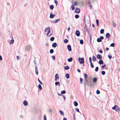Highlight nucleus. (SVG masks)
Returning a JSON list of instances; mask_svg holds the SVG:
<instances>
[{"label": "nucleus", "mask_w": 120, "mask_h": 120, "mask_svg": "<svg viewBox=\"0 0 120 120\" xmlns=\"http://www.w3.org/2000/svg\"><path fill=\"white\" fill-rule=\"evenodd\" d=\"M78 60L80 64H82L84 63V60L83 58H79L78 59Z\"/></svg>", "instance_id": "obj_1"}, {"label": "nucleus", "mask_w": 120, "mask_h": 120, "mask_svg": "<svg viewBox=\"0 0 120 120\" xmlns=\"http://www.w3.org/2000/svg\"><path fill=\"white\" fill-rule=\"evenodd\" d=\"M45 33L47 32V35L48 36L50 32V29L49 28H47L45 30Z\"/></svg>", "instance_id": "obj_2"}, {"label": "nucleus", "mask_w": 120, "mask_h": 120, "mask_svg": "<svg viewBox=\"0 0 120 120\" xmlns=\"http://www.w3.org/2000/svg\"><path fill=\"white\" fill-rule=\"evenodd\" d=\"M104 39L103 36H101L100 38H98L97 40V41L98 42H100L102 41V40Z\"/></svg>", "instance_id": "obj_3"}, {"label": "nucleus", "mask_w": 120, "mask_h": 120, "mask_svg": "<svg viewBox=\"0 0 120 120\" xmlns=\"http://www.w3.org/2000/svg\"><path fill=\"white\" fill-rule=\"evenodd\" d=\"M89 60L90 63V65L91 67V68H93L94 67V66L92 63V59L91 57H90L89 58Z\"/></svg>", "instance_id": "obj_4"}, {"label": "nucleus", "mask_w": 120, "mask_h": 120, "mask_svg": "<svg viewBox=\"0 0 120 120\" xmlns=\"http://www.w3.org/2000/svg\"><path fill=\"white\" fill-rule=\"evenodd\" d=\"M75 12L76 13H79L80 12V9L78 8H76L75 10Z\"/></svg>", "instance_id": "obj_5"}, {"label": "nucleus", "mask_w": 120, "mask_h": 120, "mask_svg": "<svg viewBox=\"0 0 120 120\" xmlns=\"http://www.w3.org/2000/svg\"><path fill=\"white\" fill-rule=\"evenodd\" d=\"M59 75L58 74H56L55 76V81H57V79H59Z\"/></svg>", "instance_id": "obj_6"}, {"label": "nucleus", "mask_w": 120, "mask_h": 120, "mask_svg": "<svg viewBox=\"0 0 120 120\" xmlns=\"http://www.w3.org/2000/svg\"><path fill=\"white\" fill-rule=\"evenodd\" d=\"M75 34L77 36H79L80 35V32L78 30H76V31Z\"/></svg>", "instance_id": "obj_7"}, {"label": "nucleus", "mask_w": 120, "mask_h": 120, "mask_svg": "<svg viewBox=\"0 0 120 120\" xmlns=\"http://www.w3.org/2000/svg\"><path fill=\"white\" fill-rule=\"evenodd\" d=\"M87 82V85L88 86H92L94 85V84L91 81H90V85L89 84V83L88 82H88Z\"/></svg>", "instance_id": "obj_8"}, {"label": "nucleus", "mask_w": 120, "mask_h": 120, "mask_svg": "<svg viewBox=\"0 0 120 120\" xmlns=\"http://www.w3.org/2000/svg\"><path fill=\"white\" fill-rule=\"evenodd\" d=\"M96 57L98 59H101L102 58V56L99 54H97L96 56Z\"/></svg>", "instance_id": "obj_9"}, {"label": "nucleus", "mask_w": 120, "mask_h": 120, "mask_svg": "<svg viewBox=\"0 0 120 120\" xmlns=\"http://www.w3.org/2000/svg\"><path fill=\"white\" fill-rule=\"evenodd\" d=\"M85 26L84 27V31L85 32H88V30L87 28V26L86 24H85Z\"/></svg>", "instance_id": "obj_10"}, {"label": "nucleus", "mask_w": 120, "mask_h": 120, "mask_svg": "<svg viewBox=\"0 0 120 120\" xmlns=\"http://www.w3.org/2000/svg\"><path fill=\"white\" fill-rule=\"evenodd\" d=\"M67 47L69 51H70L71 50V46L70 45H67Z\"/></svg>", "instance_id": "obj_11"}, {"label": "nucleus", "mask_w": 120, "mask_h": 120, "mask_svg": "<svg viewBox=\"0 0 120 120\" xmlns=\"http://www.w3.org/2000/svg\"><path fill=\"white\" fill-rule=\"evenodd\" d=\"M110 36V34L109 33H107L106 34V37L107 38H109Z\"/></svg>", "instance_id": "obj_12"}, {"label": "nucleus", "mask_w": 120, "mask_h": 120, "mask_svg": "<svg viewBox=\"0 0 120 120\" xmlns=\"http://www.w3.org/2000/svg\"><path fill=\"white\" fill-rule=\"evenodd\" d=\"M24 105L25 106H26L28 105L27 102L26 101H24L23 102Z\"/></svg>", "instance_id": "obj_13"}, {"label": "nucleus", "mask_w": 120, "mask_h": 120, "mask_svg": "<svg viewBox=\"0 0 120 120\" xmlns=\"http://www.w3.org/2000/svg\"><path fill=\"white\" fill-rule=\"evenodd\" d=\"M115 110L116 112H118L119 113V112L120 109L118 106L117 107Z\"/></svg>", "instance_id": "obj_14"}, {"label": "nucleus", "mask_w": 120, "mask_h": 120, "mask_svg": "<svg viewBox=\"0 0 120 120\" xmlns=\"http://www.w3.org/2000/svg\"><path fill=\"white\" fill-rule=\"evenodd\" d=\"M60 20V19H58L55 20L53 21V22L56 23L57 22Z\"/></svg>", "instance_id": "obj_15"}, {"label": "nucleus", "mask_w": 120, "mask_h": 120, "mask_svg": "<svg viewBox=\"0 0 120 120\" xmlns=\"http://www.w3.org/2000/svg\"><path fill=\"white\" fill-rule=\"evenodd\" d=\"M97 80V78H94L92 79V81L94 82L95 83L96 82Z\"/></svg>", "instance_id": "obj_16"}, {"label": "nucleus", "mask_w": 120, "mask_h": 120, "mask_svg": "<svg viewBox=\"0 0 120 120\" xmlns=\"http://www.w3.org/2000/svg\"><path fill=\"white\" fill-rule=\"evenodd\" d=\"M99 63L100 64H103V62L102 60H100L99 61Z\"/></svg>", "instance_id": "obj_17"}, {"label": "nucleus", "mask_w": 120, "mask_h": 120, "mask_svg": "<svg viewBox=\"0 0 120 120\" xmlns=\"http://www.w3.org/2000/svg\"><path fill=\"white\" fill-rule=\"evenodd\" d=\"M92 60L94 62L96 60V58L94 56H93L92 57Z\"/></svg>", "instance_id": "obj_18"}, {"label": "nucleus", "mask_w": 120, "mask_h": 120, "mask_svg": "<svg viewBox=\"0 0 120 120\" xmlns=\"http://www.w3.org/2000/svg\"><path fill=\"white\" fill-rule=\"evenodd\" d=\"M74 104L75 106H77L78 105V103L76 101H75L74 102Z\"/></svg>", "instance_id": "obj_19"}, {"label": "nucleus", "mask_w": 120, "mask_h": 120, "mask_svg": "<svg viewBox=\"0 0 120 120\" xmlns=\"http://www.w3.org/2000/svg\"><path fill=\"white\" fill-rule=\"evenodd\" d=\"M55 85L56 86H57L58 85V86H60V82H55Z\"/></svg>", "instance_id": "obj_20"}, {"label": "nucleus", "mask_w": 120, "mask_h": 120, "mask_svg": "<svg viewBox=\"0 0 120 120\" xmlns=\"http://www.w3.org/2000/svg\"><path fill=\"white\" fill-rule=\"evenodd\" d=\"M111 23H112L113 26V27H114L116 26V24L114 23L112 21Z\"/></svg>", "instance_id": "obj_21"}, {"label": "nucleus", "mask_w": 120, "mask_h": 120, "mask_svg": "<svg viewBox=\"0 0 120 120\" xmlns=\"http://www.w3.org/2000/svg\"><path fill=\"white\" fill-rule=\"evenodd\" d=\"M73 59L72 57H70L68 59V62H71L72 60Z\"/></svg>", "instance_id": "obj_22"}, {"label": "nucleus", "mask_w": 120, "mask_h": 120, "mask_svg": "<svg viewBox=\"0 0 120 120\" xmlns=\"http://www.w3.org/2000/svg\"><path fill=\"white\" fill-rule=\"evenodd\" d=\"M35 71L37 75H38V70L37 68L36 67H35Z\"/></svg>", "instance_id": "obj_23"}, {"label": "nucleus", "mask_w": 120, "mask_h": 120, "mask_svg": "<svg viewBox=\"0 0 120 120\" xmlns=\"http://www.w3.org/2000/svg\"><path fill=\"white\" fill-rule=\"evenodd\" d=\"M57 45V44L56 43L54 42L53 43V47H56Z\"/></svg>", "instance_id": "obj_24"}, {"label": "nucleus", "mask_w": 120, "mask_h": 120, "mask_svg": "<svg viewBox=\"0 0 120 120\" xmlns=\"http://www.w3.org/2000/svg\"><path fill=\"white\" fill-rule=\"evenodd\" d=\"M65 76L66 79H68L69 78V75L68 74H66L65 75Z\"/></svg>", "instance_id": "obj_25"}, {"label": "nucleus", "mask_w": 120, "mask_h": 120, "mask_svg": "<svg viewBox=\"0 0 120 120\" xmlns=\"http://www.w3.org/2000/svg\"><path fill=\"white\" fill-rule=\"evenodd\" d=\"M69 68V67L68 66H66L64 67V69L65 70H67Z\"/></svg>", "instance_id": "obj_26"}, {"label": "nucleus", "mask_w": 120, "mask_h": 120, "mask_svg": "<svg viewBox=\"0 0 120 120\" xmlns=\"http://www.w3.org/2000/svg\"><path fill=\"white\" fill-rule=\"evenodd\" d=\"M59 112H60V114L61 115H63V116L64 115V113L63 111H61V110H60L59 111Z\"/></svg>", "instance_id": "obj_27"}, {"label": "nucleus", "mask_w": 120, "mask_h": 120, "mask_svg": "<svg viewBox=\"0 0 120 120\" xmlns=\"http://www.w3.org/2000/svg\"><path fill=\"white\" fill-rule=\"evenodd\" d=\"M104 32V30L103 29H101L100 31V33L101 34H103Z\"/></svg>", "instance_id": "obj_28"}, {"label": "nucleus", "mask_w": 120, "mask_h": 120, "mask_svg": "<svg viewBox=\"0 0 120 120\" xmlns=\"http://www.w3.org/2000/svg\"><path fill=\"white\" fill-rule=\"evenodd\" d=\"M61 93L62 94H65L66 93V91L65 90H63L61 91Z\"/></svg>", "instance_id": "obj_29"}, {"label": "nucleus", "mask_w": 120, "mask_h": 120, "mask_svg": "<svg viewBox=\"0 0 120 120\" xmlns=\"http://www.w3.org/2000/svg\"><path fill=\"white\" fill-rule=\"evenodd\" d=\"M117 106H118L116 105H115L114 107L112 108V109L113 110H115Z\"/></svg>", "instance_id": "obj_30"}, {"label": "nucleus", "mask_w": 120, "mask_h": 120, "mask_svg": "<svg viewBox=\"0 0 120 120\" xmlns=\"http://www.w3.org/2000/svg\"><path fill=\"white\" fill-rule=\"evenodd\" d=\"M84 76L85 78V79H87L88 76L85 73L84 74Z\"/></svg>", "instance_id": "obj_31"}, {"label": "nucleus", "mask_w": 120, "mask_h": 120, "mask_svg": "<svg viewBox=\"0 0 120 120\" xmlns=\"http://www.w3.org/2000/svg\"><path fill=\"white\" fill-rule=\"evenodd\" d=\"M96 23L98 27L99 26V21L98 19H96Z\"/></svg>", "instance_id": "obj_32"}, {"label": "nucleus", "mask_w": 120, "mask_h": 120, "mask_svg": "<svg viewBox=\"0 0 120 120\" xmlns=\"http://www.w3.org/2000/svg\"><path fill=\"white\" fill-rule=\"evenodd\" d=\"M80 43L81 44H82L83 43V41L82 39L80 40Z\"/></svg>", "instance_id": "obj_33"}, {"label": "nucleus", "mask_w": 120, "mask_h": 120, "mask_svg": "<svg viewBox=\"0 0 120 120\" xmlns=\"http://www.w3.org/2000/svg\"><path fill=\"white\" fill-rule=\"evenodd\" d=\"M99 69V68L98 67H96L95 69V71L96 72H97L98 71Z\"/></svg>", "instance_id": "obj_34"}, {"label": "nucleus", "mask_w": 120, "mask_h": 120, "mask_svg": "<svg viewBox=\"0 0 120 120\" xmlns=\"http://www.w3.org/2000/svg\"><path fill=\"white\" fill-rule=\"evenodd\" d=\"M79 4V3L77 2H75L74 3V5L76 6L78 5V4Z\"/></svg>", "instance_id": "obj_35"}, {"label": "nucleus", "mask_w": 120, "mask_h": 120, "mask_svg": "<svg viewBox=\"0 0 120 120\" xmlns=\"http://www.w3.org/2000/svg\"><path fill=\"white\" fill-rule=\"evenodd\" d=\"M71 8L72 10H74L75 9V7L74 5L72 4L71 5Z\"/></svg>", "instance_id": "obj_36"}, {"label": "nucleus", "mask_w": 120, "mask_h": 120, "mask_svg": "<svg viewBox=\"0 0 120 120\" xmlns=\"http://www.w3.org/2000/svg\"><path fill=\"white\" fill-rule=\"evenodd\" d=\"M38 86L39 89L40 90H41L42 89V88L41 85L40 84H39L38 85Z\"/></svg>", "instance_id": "obj_37"}, {"label": "nucleus", "mask_w": 120, "mask_h": 120, "mask_svg": "<svg viewBox=\"0 0 120 120\" xmlns=\"http://www.w3.org/2000/svg\"><path fill=\"white\" fill-rule=\"evenodd\" d=\"M14 42V40H11L10 42V44H12Z\"/></svg>", "instance_id": "obj_38"}, {"label": "nucleus", "mask_w": 120, "mask_h": 120, "mask_svg": "<svg viewBox=\"0 0 120 120\" xmlns=\"http://www.w3.org/2000/svg\"><path fill=\"white\" fill-rule=\"evenodd\" d=\"M115 46V44L114 43H112L110 45V46L112 47H114Z\"/></svg>", "instance_id": "obj_39"}, {"label": "nucleus", "mask_w": 120, "mask_h": 120, "mask_svg": "<svg viewBox=\"0 0 120 120\" xmlns=\"http://www.w3.org/2000/svg\"><path fill=\"white\" fill-rule=\"evenodd\" d=\"M101 73L102 75H104L105 74V72L104 71H102L101 72Z\"/></svg>", "instance_id": "obj_40"}, {"label": "nucleus", "mask_w": 120, "mask_h": 120, "mask_svg": "<svg viewBox=\"0 0 120 120\" xmlns=\"http://www.w3.org/2000/svg\"><path fill=\"white\" fill-rule=\"evenodd\" d=\"M79 17V15H76L75 16V18L78 19Z\"/></svg>", "instance_id": "obj_41"}, {"label": "nucleus", "mask_w": 120, "mask_h": 120, "mask_svg": "<svg viewBox=\"0 0 120 120\" xmlns=\"http://www.w3.org/2000/svg\"><path fill=\"white\" fill-rule=\"evenodd\" d=\"M68 40L67 39H65L64 40V42L65 43H66L68 42Z\"/></svg>", "instance_id": "obj_42"}, {"label": "nucleus", "mask_w": 120, "mask_h": 120, "mask_svg": "<svg viewBox=\"0 0 120 120\" xmlns=\"http://www.w3.org/2000/svg\"><path fill=\"white\" fill-rule=\"evenodd\" d=\"M96 93L97 94H99L100 93V92L99 90H97L96 91Z\"/></svg>", "instance_id": "obj_43"}, {"label": "nucleus", "mask_w": 120, "mask_h": 120, "mask_svg": "<svg viewBox=\"0 0 120 120\" xmlns=\"http://www.w3.org/2000/svg\"><path fill=\"white\" fill-rule=\"evenodd\" d=\"M26 49L27 50H28L30 49V47L29 46H27L26 47Z\"/></svg>", "instance_id": "obj_44"}, {"label": "nucleus", "mask_w": 120, "mask_h": 120, "mask_svg": "<svg viewBox=\"0 0 120 120\" xmlns=\"http://www.w3.org/2000/svg\"><path fill=\"white\" fill-rule=\"evenodd\" d=\"M84 82H85V83H84V84H85V83L87 82L88 81L87 80V79H85L84 80Z\"/></svg>", "instance_id": "obj_45"}, {"label": "nucleus", "mask_w": 120, "mask_h": 120, "mask_svg": "<svg viewBox=\"0 0 120 120\" xmlns=\"http://www.w3.org/2000/svg\"><path fill=\"white\" fill-rule=\"evenodd\" d=\"M44 120H46V116L45 115L44 116Z\"/></svg>", "instance_id": "obj_46"}, {"label": "nucleus", "mask_w": 120, "mask_h": 120, "mask_svg": "<svg viewBox=\"0 0 120 120\" xmlns=\"http://www.w3.org/2000/svg\"><path fill=\"white\" fill-rule=\"evenodd\" d=\"M50 18H52V13H51L50 14Z\"/></svg>", "instance_id": "obj_47"}, {"label": "nucleus", "mask_w": 120, "mask_h": 120, "mask_svg": "<svg viewBox=\"0 0 120 120\" xmlns=\"http://www.w3.org/2000/svg\"><path fill=\"white\" fill-rule=\"evenodd\" d=\"M80 83L81 84L82 83V82L83 81V79H82L81 78H80Z\"/></svg>", "instance_id": "obj_48"}, {"label": "nucleus", "mask_w": 120, "mask_h": 120, "mask_svg": "<svg viewBox=\"0 0 120 120\" xmlns=\"http://www.w3.org/2000/svg\"><path fill=\"white\" fill-rule=\"evenodd\" d=\"M108 57L110 59H111L112 57L111 55H108Z\"/></svg>", "instance_id": "obj_49"}, {"label": "nucleus", "mask_w": 120, "mask_h": 120, "mask_svg": "<svg viewBox=\"0 0 120 120\" xmlns=\"http://www.w3.org/2000/svg\"><path fill=\"white\" fill-rule=\"evenodd\" d=\"M54 3L55 4H56V5H57V4H58V2H57V1L56 0H55L54 1Z\"/></svg>", "instance_id": "obj_50"}, {"label": "nucleus", "mask_w": 120, "mask_h": 120, "mask_svg": "<svg viewBox=\"0 0 120 120\" xmlns=\"http://www.w3.org/2000/svg\"><path fill=\"white\" fill-rule=\"evenodd\" d=\"M76 111L77 112H79V109L78 108H76Z\"/></svg>", "instance_id": "obj_51"}, {"label": "nucleus", "mask_w": 120, "mask_h": 120, "mask_svg": "<svg viewBox=\"0 0 120 120\" xmlns=\"http://www.w3.org/2000/svg\"><path fill=\"white\" fill-rule=\"evenodd\" d=\"M50 8L52 10V5H51L50 6Z\"/></svg>", "instance_id": "obj_52"}, {"label": "nucleus", "mask_w": 120, "mask_h": 120, "mask_svg": "<svg viewBox=\"0 0 120 120\" xmlns=\"http://www.w3.org/2000/svg\"><path fill=\"white\" fill-rule=\"evenodd\" d=\"M105 66H106L105 64L104 65H102V68H104L105 67Z\"/></svg>", "instance_id": "obj_53"}, {"label": "nucleus", "mask_w": 120, "mask_h": 120, "mask_svg": "<svg viewBox=\"0 0 120 120\" xmlns=\"http://www.w3.org/2000/svg\"><path fill=\"white\" fill-rule=\"evenodd\" d=\"M50 53H52V49H51L50 50Z\"/></svg>", "instance_id": "obj_54"}, {"label": "nucleus", "mask_w": 120, "mask_h": 120, "mask_svg": "<svg viewBox=\"0 0 120 120\" xmlns=\"http://www.w3.org/2000/svg\"><path fill=\"white\" fill-rule=\"evenodd\" d=\"M62 96L64 98V100H65V96L64 95H62Z\"/></svg>", "instance_id": "obj_55"}, {"label": "nucleus", "mask_w": 120, "mask_h": 120, "mask_svg": "<svg viewBox=\"0 0 120 120\" xmlns=\"http://www.w3.org/2000/svg\"><path fill=\"white\" fill-rule=\"evenodd\" d=\"M38 81L39 82H40V83L41 84H42V83L40 81V80L39 79H38Z\"/></svg>", "instance_id": "obj_56"}, {"label": "nucleus", "mask_w": 120, "mask_h": 120, "mask_svg": "<svg viewBox=\"0 0 120 120\" xmlns=\"http://www.w3.org/2000/svg\"><path fill=\"white\" fill-rule=\"evenodd\" d=\"M99 52L100 53H101L102 52V51L101 50H100L99 51Z\"/></svg>", "instance_id": "obj_57"}, {"label": "nucleus", "mask_w": 120, "mask_h": 120, "mask_svg": "<svg viewBox=\"0 0 120 120\" xmlns=\"http://www.w3.org/2000/svg\"><path fill=\"white\" fill-rule=\"evenodd\" d=\"M2 58L1 56L0 55V60H2Z\"/></svg>", "instance_id": "obj_58"}, {"label": "nucleus", "mask_w": 120, "mask_h": 120, "mask_svg": "<svg viewBox=\"0 0 120 120\" xmlns=\"http://www.w3.org/2000/svg\"><path fill=\"white\" fill-rule=\"evenodd\" d=\"M53 60H55V56H53Z\"/></svg>", "instance_id": "obj_59"}, {"label": "nucleus", "mask_w": 120, "mask_h": 120, "mask_svg": "<svg viewBox=\"0 0 120 120\" xmlns=\"http://www.w3.org/2000/svg\"><path fill=\"white\" fill-rule=\"evenodd\" d=\"M63 120H67V118L64 117L63 119Z\"/></svg>", "instance_id": "obj_60"}, {"label": "nucleus", "mask_w": 120, "mask_h": 120, "mask_svg": "<svg viewBox=\"0 0 120 120\" xmlns=\"http://www.w3.org/2000/svg\"><path fill=\"white\" fill-rule=\"evenodd\" d=\"M58 95H59V96H62V94H59L58 93Z\"/></svg>", "instance_id": "obj_61"}, {"label": "nucleus", "mask_w": 120, "mask_h": 120, "mask_svg": "<svg viewBox=\"0 0 120 120\" xmlns=\"http://www.w3.org/2000/svg\"><path fill=\"white\" fill-rule=\"evenodd\" d=\"M77 71H78V72H79H79H80V70L79 69H77Z\"/></svg>", "instance_id": "obj_62"}, {"label": "nucleus", "mask_w": 120, "mask_h": 120, "mask_svg": "<svg viewBox=\"0 0 120 120\" xmlns=\"http://www.w3.org/2000/svg\"><path fill=\"white\" fill-rule=\"evenodd\" d=\"M109 49V48L107 47L106 48V51H108Z\"/></svg>", "instance_id": "obj_63"}, {"label": "nucleus", "mask_w": 120, "mask_h": 120, "mask_svg": "<svg viewBox=\"0 0 120 120\" xmlns=\"http://www.w3.org/2000/svg\"><path fill=\"white\" fill-rule=\"evenodd\" d=\"M50 40L51 41H52V37H51L50 39Z\"/></svg>", "instance_id": "obj_64"}]
</instances>
